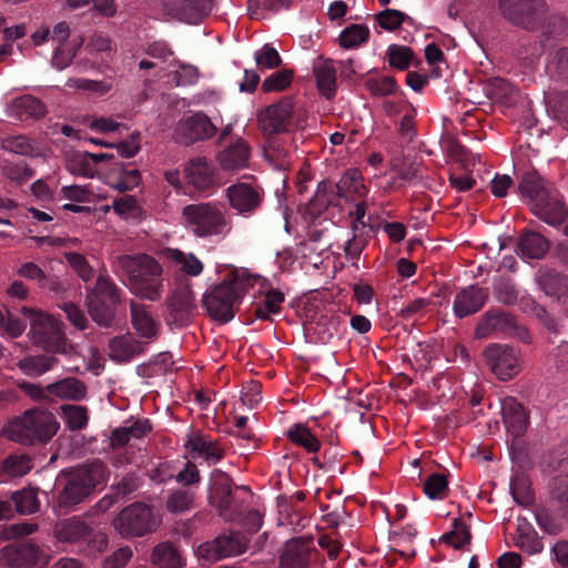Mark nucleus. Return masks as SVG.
<instances>
[{"mask_svg":"<svg viewBox=\"0 0 568 568\" xmlns=\"http://www.w3.org/2000/svg\"><path fill=\"white\" fill-rule=\"evenodd\" d=\"M247 542L246 537L240 532L221 535L211 541L201 544L196 549V556L205 564H212L245 552Z\"/></svg>","mask_w":568,"mask_h":568,"instance_id":"9d476101","label":"nucleus"},{"mask_svg":"<svg viewBox=\"0 0 568 568\" xmlns=\"http://www.w3.org/2000/svg\"><path fill=\"white\" fill-rule=\"evenodd\" d=\"M131 324L135 333L146 343L156 339L161 324L148 311L146 306L132 301L130 303Z\"/></svg>","mask_w":568,"mask_h":568,"instance_id":"412c9836","label":"nucleus"},{"mask_svg":"<svg viewBox=\"0 0 568 568\" xmlns=\"http://www.w3.org/2000/svg\"><path fill=\"white\" fill-rule=\"evenodd\" d=\"M365 87L376 97H386L397 90V83L393 77L369 78L365 81Z\"/></svg>","mask_w":568,"mask_h":568,"instance_id":"13d9d810","label":"nucleus"},{"mask_svg":"<svg viewBox=\"0 0 568 568\" xmlns=\"http://www.w3.org/2000/svg\"><path fill=\"white\" fill-rule=\"evenodd\" d=\"M181 223L196 239H224L232 231V220L216 202L187 204L182 209Z\"/></svg>","mask_w":568,"mask_h":568,"instance_id":"7ed1b4c3","label":"nucleus"},{"mask_svg":"<svg viewBox=\"0 0 568 568\" xmlns=\"http://www.w3.org/2000/svg\"><path fill=\"white\" fill-rule=\"evenodd\" d=\"M8 113L18 120L40 119L45 115L47 109L38 98L26 94L12 101Z\"/></svg>","mask_w":568,"mask_h":568,"instance_id":"7c9ffc66","label":"nucleus"},{"mask_svg":"<svg viewBox=\"0 0 568 568\" xmlns=\"http://www.w3.org/2000/svg\"><path fill=\"white\" fill-rule=\"evenodd\" d=\"M16 509L21 515L33 514L39 510L40 503L37 490L33 488H24L12 495Z\"/></svg>","mask_w":568,"mask_h":568,"instance_id":"a18cd8bd","label":"nucleus"},{"mask_svg":"<svg viewBox=\"0 0 568 568\" xmlns=\"http://www.w3.org/2000/svg\"><path fill=\"white\" fill-rule=\"evenodd\" d=\"M47 392L60 399L82 400L87 396V386L74 377H67L49 384Z\"/></svg>","mask_w":568,"mask_h":568,"instance_id":"473e14b6","label":"nucleus"},{"mask_svg":"<svg viewBox=\"0 0 568 568\" xmlns=\"http://www.w3.org/2000/svg\"><path fill=\"white\" fill-rule=\"evenodd\" d=\"M408 17L399 11V10H395V9H386L384 11H381L377 16H376V20L378 22V24L385 29V30H388V31H393L395 29H397L398 27H400V24L407 19Z\"/></svg>","mask_w":568,"mask_h":568,"instance_id":"69168bd1","label":"nucleus"},{"mask_svg":"<svg viewBox=\"0 0 568 568\" xmlns=\"http://www.w3.org/2000/svg\"><path fill=\"white\" fill-rule=\"evenodd\" d=\"M488 294L484 288L477 285H470L462 290L455 296L453 305L454 314L463 318L477 313L484 306Z\"/></svg>","mask_w":568,"mask_h":568,"instance_id":"393cba45","label":"nucleus"},{"mask_svg":"<svg viewBox=\"0 0 568 568\" xmlns=\"http://www.w3.org/2000/svg\"><path fill=\"white\" fill-rule=\"evenodd\" d=\"M312 540L304 537L288 540L281 555V568H308Z\"/></svg>","mask_w":568,"mask_h":568,"instance_id":"5701e85b","label":"nucleus"},{"mask_svg":"<svg viewBox=\"0 0 568 568\" xmlns=\"http://www.w3.org/2000/svg\"><path fill=\"white\" fill-rule=\"evenodd\" d=\"M216 159L223 171L234 173L247 168L250 149L245 141L237 139L227 148L219 152Z\"/></svg>","mask_w":568,"mask_h":568,"instance_id":"bb28decb","label":"nucleus"},{"mask_svg":"<svg viewBox=\"0 0 568 568\" xmlns=\"http://www.w3.org/2000/svg\"><path fill=\"white\" fill-rule=\"evenodd\" d=\"M485 90L489 99L501 102L511 95L514 88L505 79L493 78L487 82Z\"/></svg>","mask_w":568,"mask_h":568,"instance_id":"680f3d73","label":"nucleus"},{"mask_svg":"<svg viewBox=\"0 0 568 568\" xmlns=\"http://www.w3.org/2000/svg\"><path fill=\"white\" fill-rule=\"evenodd\" d=\"M67 425L72 430L83 429L88 424V412L83 406L65 405L62 407Z\"/></svg>","mask_w":568,"mask_h":568,"instance_id":"bf43d9fd","label":"nucleus"},{"mask_svg":"<svg viewBox=\"0 0 568 568\" xmlns=\"http://www.w3.org/2000/svg\"><path fill=\"white\" fill-rule=\"evenodd\" d=\"M168 308L179 325H186L196 310L193 291L186 286L175 290L168 301Z\"/></svg>","mask_w":568,"mask_h":568,"instance_id":"4be33fe9","label":"nucleus"},{"mask_svg":"<svg viewBox=\"0 0 568 568\" xmlns=\"http://www.w3.org/2000/svg\"><path fill=\"white\" fill-rule=\"evenodd\" d=\"M484 357L493 373L501 381H508L520 372L519 355L507 345H489L484 351Z\"/></svg>","mask_w":568,"mask_h":568,"instance_id":"f8f14e48","label":"nucleus"},{"mask_svg":"<svg viewBox=\"0 0 568 568\" xmlns=\"http://www.w3.org/2000/svg\"><path fill=\"white\" fill-rule=\"evenodd\" d=\"M43 552L32 542L4 546L0 550V565L11 568H29L41 561Z\"/></svg>","mask_w":568,"mask_h":568,"instance_id":"4468645a","label":"nucleus"},{"mask_svg":"<svg viewBox=\"0 0 568 568\" xmlns=\"http://www.w3.org/2000/svg\"><path fill=\"white\" fill-rule=\"evenodd\" d=\"M515 545L528 555H536L542 551L544 544L529 523L518 524Z\"/></svg>","mask_w":568,"mask_h":568,"instance_id":"c9c22d12","label":"nucleus"},{"mask_svg":"<svg viewBox=\"0 0 568 568\" xmlns=\"http://www.w3.org/2000/svg\"><path fill=\"white\" fill-rule=\"evenodd\" d=\"M224 195L230 206L244 217L253 215L260 209L264 199L263 189L247 182L231 184L225 189Z\"/></svg>","mask_w":568,"mask_h":568,"instance_id":"9b49d317","label":"nucleus"},{"mask_svg":"<svg viewBox=\"0 0 568 568\" xmlns=\"http://www.w3.org/2000/svg\"><path fill=\"white\" fill-rule=\"evenodd\" d=\"M184 446L193 459L201 458L209 465L217 464L225 454L217 440L203 434L189 436Z\"/></svg>","mask_w":568,"mask_h":568,"instance_id":"a211bd4d","label":"nucleus"},{"mask_svg":"<svg viewBox=\"0 0 568 568\" xmlns=\"http://www.w3.org/2000/svg\"><path fill=\"white\" fill-rule=\"evenodd\" d=\"M254 60L260 69H275L282 63L280 53L270 43L255 51Z\"/></svg>","mask_w":568,"mask_h":568,"instance_id":"5fc2aeb1","label":"nucleus"},{"mask_svg":"<svg viewBox=\"0 0 568 568\" xmlns=\"http://www.w3.org/2000/svg\"><path fill=\"white\" fill-rule=\"evenodd\" d=\"M144 352V344L131 334L113 337L109 343V356L118 363L129 362Z\"/></svg>","mask_w":568,"mask_h":568,"instance_id":"cd10ccee","label":"nucleus"},{"mask_svg":"<svg viewBox=\"0 0 568 568\" xmlns=\"http://www.w3.org/2000/svg\"><path fill=\"white\" fill-rule=\"evenodd\" d=\"M3 150L24 156L40 155L39 144L24 135H10L1 142Z\"/></svg>","mask_w":568,"mask_h":568,"instance_id":"ea45409f","label":"nucleus"},{"mask_svg":"<svg viewBox=\"0 0 568 568\" xmlns=\"http://www.w3.org/2000/svg\"><path fill=\"white\" fill-rule=\"evenodd\" d=\"M65 87L71 90L89 91L103 95L111 90L112 83L109 81L90 80L84 78H71L65 82Z\"/></svg>","mask_w":568,"mask_h":568,"instance_id":"09e8293b","label":"nucleus"},{"mask_svg":"<svg viewBox=\"0 0 568 568\" xmlns=\"http://www.w3.org/2000/svg\"><path fill=\"white\" fill-rule=\"evenodd\" d=\"M26 323L13 317L7 308L0 306V332L10 337H19L26 329Z\"/></svg>","mask_w":568,"mask_h":568,"instance_id":"0e129e2a","label":"nucleus"},{"mask_svg":"<svg viewBox=\"0 0 568 568\" xmlns=\"http://www.w3.org/2000/svg\"><path fill=\"white\" fill-rule=\"evenodd\" d=\"M542 197L531 207L534 214L549 225L561 224L567 217V209L559 193L550 189Z\"/></svg>","mask_w":568,"mask_h":568,"instance_id":"aec40b11","label":"nucleus"},{"mask_svg":"<svg viewBox=\"0 0 568 568\" xmlns=\"http://www.w3.org/2000/svg\"><path fill=\"white\" fill-rule=\"evenodd\" d=\"M64 257L72 270L83 282H89L94 276V268L83 254L77 252H65Z\"/></svg>","mask_w":568,"mask_h":568,"instance_id":"603ef678","label":"nucleus"},{"mask_svg":"<svg viewBox=\"0 0 568 568\" xmlns=\"http://www.w3.org/2000/svg\"><path fill=\"white\" fill-rule=\"evenodd\" d=\"M256 280L242 274L214 286L203 296V303L209 315L221 323L232 321L235 316V304L242 300L248 287L252 286V281Z\"/></svg>","mask_w":568,"mask_h":568,"instance_id":"20e7f679","label":"nucleus"},{"mask_svg":"<svg viewBox=\"0 0 568 568\" xmlns=\"http://www.w3.org/2000/svg\"><path fill=\"white\" fill-rule=\"evenodd\" d=\"M293 104L290 101H281L268 105L258 114V123L266 134L282 133L291 129Z\"/></svg>","mask_w":568,"mask_h":568,"instance_id":"2eb2a0df","label":"nucleus"},{"mask_svg":"<svg viewBox=\"0 0 568 568\" xmlns=\"http://www.w3.org/2000/svg\"><path fill=\"white\" fill-rule=\"evenodd\" d=\"M389 64L398 70H405L409 67L413 59V52L408 47L392 44L387 49Z\"/></svg>","mask_w":568,"mask_h":568,"instance_id":"e2e57ef3","label":"nucleus"},{"mask_svg":"<svg viewBox=\"0 0 568 568\" xmlns=\"http://www.w3.org/2000/svg\"><path fill=\"white\" fill-rule=\"evenodd\" d=\"M443 540L455 548L468 544L470 540L468 526L462 519L455 518L452 530L443 536Z\"/></svg>","mask_w":568,"mask_h":568,"instance_id":"864d4df0","label":"nucleus"},{"mask_svg":"<svg viewBox=\"0 0 568 568\" xmlns=\"http://www.w3.org/2000/svg\"><path fill=\"white\" fill-rule=\"evenodd\" d=\"M172 10L176 19L190 24L200 23L207 14L204 0H178Z\"/></svg>","mask_w":568,"mask_h":568,"instance_id":"72a5a7b5","label":"nucleus"},{"mask_svg":"<svg viewBox=\"0 0 568 568\" xmlns=\"http://www.w3.org/2000/svg\"><path fill=\"white\" fill-rule=\"evenodd\" d=\"M55 364L54 356L42 354L24 357L17 363V366L24 375L38 377L51 371Z\"/></svg>","mask_w":568,"mask_h":568,"instance_id":"4c0bfd02","label":"nucleus"},{"mask_svg":"<svg viewBox=\"0 0 568 568\" xmlns=\"http://www.w3.org/2000/svg\"><path fill=\"white\" fill-rule=\"evenodd\" d=\"M133 556L130 546H123L106 556L102 561V568H123Z\"/></svg>","mask_w":568,"mask_h":568,"instance_id":"774afa93","label":"nucleus"},{"mask_svg":"<svg viewBox=\"0 0 568 568\" xmlns=\"http://www.w3.org/2000/svg\"><path fill=\"white\" fill-rule=\"evenodd\" d=\"M21 314L29 321L30 333L36 344L44 348L59 349L63 342L60 323L52 316L27 306H22Z\"/></svg>","mask_w":568,"mask_h":568,"instance_id":"1a4fd4ad","label":"nucleus"},{"mask_svg":"<svg viewBox=\"0 0 568 568\" xmlns=\"http://www.w3.org/2000/svg\"><path fill=\"white\" fill-rule=\"evenodd\" d=\"M288 438L292 443L302 446L308 453H316L321 448V442L314 436L311 430L302 425L294 424L287 432Z\"/></svg>","mask_w":568,"mask_h":568,"instance_id":"a19ab883","label":"nucleus"},{"mask_svg":"<svg viewBox=\"0 0 568 568\" xmlns=\"http://www.w3.org/2000/svg\"><path fill=\"white\" fill-rule=\"evenodd\" d=\"M184 172L189 184L199 191H207L217 183L216 170L206 158L197 156L190 160Z\"/></svg>","mask_w":568,"mask_h":568,"instance_id":"6ab92c4d","label":"nucleus"},{"mask_svg":"<svg viewBox=\"0 0 568 568\" xmlns=\"http://www.w3.org/2000/svg\"><path fill=\"white\" fill-rule=\"evenodd\" d=\"M90 534L91 527L79 516L57 521L52 530L55 541L67 546L83 544Z\"/></svg>","mask_w":568,"mask_h":568,"instance_id":"f3484780","label":"nucleus"},{"mask_svg":"<svg viewBox=\"0 0 568 568\" xmlns=\"http://www.w3.org/2000/svg\"><path fill=\"white\" fill-rule=\"evenodd\" d=\"M518 189L523 196L529 199L531 207H534L538 200L544 199V194L550 190L546 187L545 181L536 172L524 174L519 181Z\"/></svg>","mask_w":568,"mask_h":568,"instance_id":"e433bc0d","label":"nucleus"},{"mask_svg":"<svg viewBox=\"0 0 568 568\" xmlns=\"http://www.w3.org/2000/svg\"><path fill=\"white\" fill-rule=\"evenodd\" d=\"M231 479L225 471L214 469L211 473L209 486V500L211 505L223 510L231 504Z\"/></svg>","mask_w":568,"mask_h":568,"instance_id":"c85d7f7f","label":"nucleus"},{"mask_svg":"<svg viewBox=\"0 0 568 568\" xmlns=\"http://www.w3.org/2000/svg\"><path fill=\"white\" fill-rule=\"evenodd\" d=\"M509 490L518 505L527 506L534 499L528 480L524 475H515L511 477Z\"/></svg>","mask_w":568,"mask_h":568,"instance_id":"3c124183","label":"nucleus"},{"mask_svg":"<svg viewBox=\"0 0 568 568\" xmlns=\"http://www.w3.org/2000/svg\"><path fill=\"white\" fill-rule=\"evenodd\" d=\"M194 505V493L187 489H175L168 495L165 507L172 514L189 511Z\"/></svg>","mask_w":568,"mask_h":568,"instance_id":"37998d69","label":"nucleus"},{"mask_svg":"<svg viewBox=\"0 0 568 568\" xmlns=\"http://www.w3.org/2000/svg\"><path fill=\"white\" fill-rule=\"evenodd\" d=\"M59 429L55 417L42 409H29L13 419L6 428L9 439L23 445L50 440Z\"/></svg>","mask_w":568,"mask_h":568,"instance_id":"39448f33","label":"nucleus"},{"mask_svg":"<svg viewBox=\"0 0 568 568\" xmlns=\"http://www.w3.org/2000/svg\"><path fill=\"white\" fill-rule=\"evenodd\" d=\"M499 8L507 20L526 30H535L548 10L545 0H499Z\"/></svg>","mask_w":568,"mask_h":568,"instance_id":"6e6552de","label":"nucleus"},{"mask_svg":"<svg viewBox=\"0 0 568 568\" xmlns=\"http://www.w3.org/2000/svg\"><path fill=\"white\" fill-rule=\"evenodd\" d=\"M161 256L183 274L197 277L204 270L202 261L192 252H184L176 247H164Z\"/></svg>","mask_w":568,"mask_h":568,"instance_id":"a878e982","label":"nucleus"},{"mask_svg":"<svg viewBox=\"0 0 568 568\" xmlns=\"http://www.w3.org/2000/svg\"><path fill=\"white\" fill-rule=\"evenodd\" d=\"M369 37V29L364 24H352L345 28L339 34V44L345 49H353L366 42Z\"/></svg>","mask_w":568,"mask_h":568,"instance_id":"49530a36","label":"nucleus"},{"mask_svg":"<svg viewBox=\"0 0 568 568\" xmlns=\"http://www.w3.org/2000/svg\"><path fill=\"white\" fill-rule=\"evenodd\" d=\"M425 495L433 500H442L448 494V480L443 474H432L423 483Z\"/></svg>","mask_w":568,"mask_h":568,"instance_id":"de8ad7c7","label":"nucleus"},{"mask_svg":"<svg viewBox=\"0 0 568 568\" xmlns=\"http://www.w3.org/2000/svg\"><path fill=\"white\" fill-rule=\"evenodd\" d=\"M336 193L347 202H355L366 194L362 173L357 169L347 170L335 185Z\"/></svg>","mask_w":568,"mask_h":568,"instance_id":"c756f323","label":"nucleus"},{"mask_svg":"<svg viewBox=\"0 0 568 568\" xmlns=\"http://www.w3.org/2000/svg\"><path fill=\"white\" fill-rule=\"evenodd\" d=\"M115 272L125 275V286L141 300L159 301L164 292L163 267L148 254H123L115 260Z\"/></svg>","mask_w":568,"mask_h":568,"instance_id":"f257e3e1","label":"nucleus"},{"mask_svg":"<svg viewBox=\"0 0 568 568\" xmlns=\"http://www.w3.org/2000/svg\"><path fill=\"white\" fill-rule=\"evenodd\" d=\"M314 75L318 90L329 98L336 91V67L332 60L320 59L314 64Z\"/></svg>","mask_w":568,"mask_h":568,"instance_id":"f704fd0d","label":"nucleus"},{"mask_svg":"<svg viewBox=\"0 0 568 568\" xmlns=\"http://www.w3.org/2000/svg\"><path fill=\"white\" fill-rule=\"evenodd\" d=\"M112 525L121 537L130 539L153 531L159 523L149 506L133 503L118 514Z\"/></svg>","mask_w":568,"mask_h":568,"instance_id":"0eeeda50","label":"nucleus"},{"mask_svg":"<svg viewBox=\"0 0 568 568\" xmlns=\"http://www.w3.org/2000/svg\"><path fill=\"white\" fill-rule=\"evenodd\" d=\"M105 481V467L101 463L62 470L55 481L54 508L71 510L88 498L97 486Z\"/></svg>","mask_w":568,"mask_h":568,"instance_id":"f03ea898","label":"nucleus"},{"mask_svg":"<svg viewBox=\"0 0 568 568\" xmlns=\"http://www.w3.org/2000/svg\"><path fill=\"white\" fill-rule=\"evenodd\" d=\"M216 128L203 113H194L181 119L174 130V138L183 144L210 139L215 134Z\"/></svg>","mask_w":568,"mask_h":568,"instance_id":"ddd939ff","label":"nucleus"},{"mask_svg":"<svg viewBox=\"0 0 568 568\" xmlns=\"http://www.w3.org/2000/svg\"><path fill=\"white\" fill-rule=\"evenodd\" d=\"M500 410L506 429L514 436L523 435L529 423L528 414L515 397L500 399Z\"/></svg>","mask_w":568,"mask_h":568,"instance_id":"b1692460","label":"nucleus"},{"mask_svg":"<svg viewBox=\"0 0 568 568\" xmlns=\"http://www.w3.org/2000/svg\"><path fill=\"white\" fill-rule=\"evenodd\" d=\"M520 306L525 312L537 318L548 329L554 332L557 331L555 321L549 316L545 307L536 303V301L530 297L523 298Z\"/></svg>","mask_w":568,"mask_h":568,"instance_id":"6e6d98bb","label":"nucleus"},{"mask_svg":"<svg viewBox=\"0 0 568 568\" xmlns=\"http://www.w3.org/2000/svg\"><path fill=\"white\" fill-rule=\"evenodd\" d=\"M536 282L550 296L559 294L566 286L565 277L552 270H539L536 275Z\"/></svg>","mask_w":568,"mask_h":568,"instance_id":"c03bdc74","label":"nucleus"},{"mask_svg":"<svg viewBox=\"0 0 568 568\" xmlns=\"http://www.w3.org/2000/svg\"><path fill=\"white\" fill-rule=\"evenodd\" d=\"M549 248L548 241L539 233H524L517 244V253L524 261L539 260Z\"/></svg>","mask_w":568,"mask_h":568,"instance_id":"2f4dec72","label":"nucleus"},{"mask_svg":"<svg viewBox=\"0 0 568 568\" xmlns=\"http://www.w3.org/2000/svg\"><path fill=\"white\" fill-rule=\"evenodd\" d=\"M120 288L106 273L100 272L97 282L88 291V310L95 323L109 326L114 318V308L120 304Z\"/></svg>","mask_w":568,"mask_h":568,"instance_id":"423d86ee","label":"nucleus"},{"mask_svg":"<svg viewBox=\"0 0 568 568\" xmlns=\"http://www.w3.org/2000/svg\"><path fill=\"white\" fill-rule=\"evenodd\" d=\"M494 294L496 298L505 305L515 304L519 297V292L514 283L506 278H499L495 282Z\"/></svg>","mask_w":568,"mask_h":568,"instance_id":"052dcab7","label":"nucleus"},{"mask_svg":"<svg viewBox=\"0 0 568 568\" xmlns=\"http://www.w3.org/2000/svg\"><path fill=\"white\" fill-rule=\"evenodd\" d=\"M108 158H112V155H109L108 153L90 152L77 154L69 164V169L74 174H79L87 178L93 176L94 169L92 168V165H90L89 160H91L92 163H100Z\"/></svg>","mask_w":568,"mask_h":568,"instance_id":"79ce46f5","label":"nucleus"},{"mask_svg":"<svg viewBox=\"0 0 568 568\" xmlns=\"http://www.w3.org/2000/svg\"><path fill=\"white\" fill-rule=\"evenodd\" d=\"M152 561L160 568H182L184 566L180 552L170 542H161L153 549Z\"/></svg>","mask_w":568,"mask_h":568,"instance_id":"58836bf2","label":"nucleus"},{"mask_svg":"<svg viewBox=\"0 0 568 568\" xmlns=\"http://www.w3.org/2000/svg\"><path fill=\"white\" fill-rule=\"evenodd\" d=\"M284 302V294L278 290H271L265 295V300L260 304L255 314L260 320H268L273 314H276L281 310V305Z\"/></svg>","mask_w":568,"mask_h":568,"instance_id":"8fccbe9b","label":"nucleus"},{"mask_svg":"<svg viewBox=\"0 0 568 568\" xmlns=\"http://www.w3.org/2000/svg\"><path fill=\"white\" fill-rule=\"evenodd\" d=\"M3 468L10 476L20 477L31 470L32 462L27 455H11L4 459Z\"/></svg>","mask_w":568,"mask_h":568,"instance_id":"4d7b16f0","label":"nucleus"},{"mask_svg":"<svg viewBox=\"0 0 568 568\" xmlns=\"http://www.w3.org/2000/svg\"><path fill=\"white\" fill-rule=\"evenodd\" d=\"M291 81L292 72L288 70H283L272 73L270 77H267L262 83V89L265 92L282 91L288 87Z\"/></svg>","mask_w":568,"mask_h":568,"instance_id":"338daca9","label":"nucleus"},{"mask_svg":"<svg viewBox=\"0 0 568 568\" xmlns=\"http://www.w3.org/2000/svg\"><path fill=\"white\" fill-rule=\"evenodd\" d=\"M554 470L567 473L555 476L550 484L551 497L558 501L565 513H568V440L555 452L551 457Z\"/></svg>","mask_w":568,"mask_h":568,"instance_id":"dca6fc26","label":"nucleus"}]
</instances>
